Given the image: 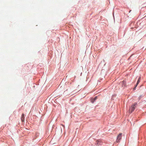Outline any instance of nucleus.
<instances>
[{
	"instance_id": "1",
	"label": "nucleus",
	"mask_w": 146,
	"mask_h": 146,
	"mask_svg": "<svg viewBox=\"0 0 146 146\" xmlns=\"http://www.w3.org/2000/svg\"><path fill=\"white\" fill-rule=\"evenodd\" d=\"M137 103H135L133 104L131 106V107L130 108L129 110V112L130 113H131L135 109V107H136L137 105Z\"/></svg>"
},
{
	"instance_id": "5",
	"label": "nucleus",
	"mask_w": 146,
	"mask_h": 146,
	"mask_svg": "<svg viewBox=\"0 0 146 146\" xmlns=\"http://www.w3.org/2000/svg\"><path fill=\"white\" fill-rule=\"evenodd\" d=\"M97 97L96 96L94 98H92L91 100V102L92 103H93L97 99Z\"/></svg>"
},
{
	"instance_id": "2",
	"label": "nucleus",
	"mask_w": 146,
	"mask_h": 146,
	"mask_svg": "<svg viewBox=\"0 0 146 146\" xmlns=\"http://www.w3.org/2000/svg\"><path fill=\"white\" fill-rule=\"evenodd\" d=\"M122 133H119L117 137L116 142L117 143L119 142L120 141L122 137Z\"/></svg>"
},
{
	"instance_id": "8",
	"label": "nucleus",
	"mask_w": 146,
	"mask_h": 146,
	"mask_svg": "<svg viewBox=\"0 0 146 146\" xmlns=\"http://www.w3.org/2000/svg\"><path fill=\"white\" fill-rule=\"evenodd\" d=\"M143 96L142 95V96H140V97H139V99H140L141 98V97H143Z\"/></svg>"
},
{
	"instance_id": "4",
	"label": "nucleus",
	"mask_w": 146,
	"mask_h": 146,
	"mask_svg": "<svg viewBox=\"0 0 146 146\" xmlns=\"http://www.w3.org/2000/svg\"><path fill=\"white\" fill-rule=\"evenodd\" d=\"M121 86L122 87L124 88L125 87H126V82L124 80L121 83Z\"/></svg>"
},
{
	"instance_id": "7",
	"label": "nucleus",
	"mask_w": 146,
	"mask_h": 146,
	"mask_svg": "<svg viewBox=\"0 0 146 146\" xmlns=\"http://www.w3.org/2000/svg\"><path fill=\"white\" fill-rule=\"evenodd\" d=\"M21 120L22 122H23L24 121V114H22Z\"/></svg>"
},
{
	"instance_id": "9",
	"label": "nucleus",
	"mask_w": 146,
	"mask_h": 146,
	"mask_svg": "<svg viewBox=\"0 0 146 146\" xmlns=\"http://www.w3.org/2000/svg\"><path fill=\"white\" fill-rule=\"evenodd\" d=\"M63 127H64V126L63 125H61Z\"/></svg>"
},
{
	"instance_id": "6",
	"label": "nucleus",
	"mask_w": 146,
	"mask_h": 146,
	"mask_svg": "<svg viewBox=\"0 0 146 146\" xmlns=\"http://www.w3.org/2000/svg\"><path fill=\"white\" fill-rule=\"evenodd\" d=\"M140 77H139L137 80V83L136 84L135 86V87L134 89V90L135 88V87L137 86V85L139 84V83L140 82Z\"/></svg>"
},
{
	"instance_id": "3",
	"label": "nucleus",
	"mask_w": 146,
	"mask_h": 146,
	"mask_svg": "<svg viewBox=\"0 0 146 146\" xmlns=\"http://www.w3.org/2000/svg\"><path fill=\"white\" fill-rule=\"evenodd\" d=\"M102 144V142H101L100 140H97L95 143V144L97 145H101Z\"/></svg>"
}]
</instances>
